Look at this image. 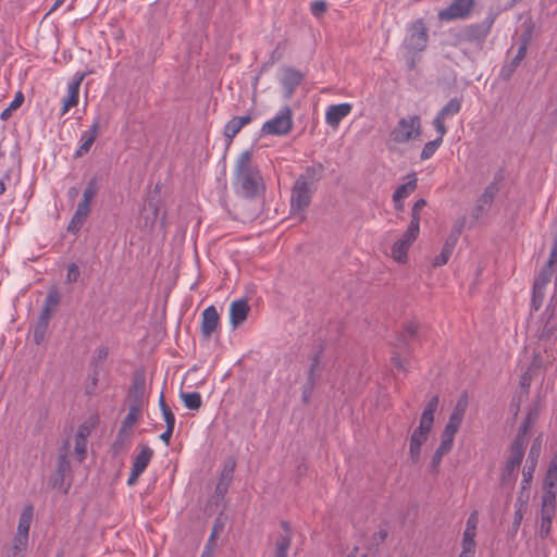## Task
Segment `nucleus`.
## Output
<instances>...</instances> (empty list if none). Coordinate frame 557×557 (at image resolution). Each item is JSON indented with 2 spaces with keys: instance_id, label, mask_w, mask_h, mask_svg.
Wrapping results in <instances>:
<instances>
[{
  "instance_id": "f257e3e1",
  "label": "nucleus",
  "mask_w": 557,
  "mask_h": 557,
  "mask_svg": "<svg viewBox=\"0 0 557 557\" xmlns=\"http://www.w3.org/2000/svg\"><path fill=\"white\" fill-rule=\"evenodd\" d=\"M251 158L252 153L249 150L239 154L235 165V184L244 197L255 199L264 194L265 184Z\"/></svg>"
},
{
  "instance_id": "f03ea898",
  "label": "nucleus",
  "mask_w": 557,
  "mask_h": 557,
  "mask_svg": "<svg viewBox=\"0 0 557 557\" xmlns=\"http://www.w3.org/2000/svg\"><path fill=\"white\" fill-rule=\"evenodd\" d=\"M99 190L98 182L96 177H92L87 183L84 193L83 198L78 202L77 208L67 225V231L70 233L76 234L84 225L89 212H90V206L92 202L94 197L97 195Z\"/></svg>"
},
{
  "instance_id": "7ed1b4c3",
  "label": "nucleus",
  "mask_w": 557,
  "mask_h": 557,
  "mask_svg": "<svg viewBox=\"0 0 557 557\" xmlns=\"http://www.w3.org/2000/svg\"><path fill=\"white\" fill-rule=\"evenodd\" d=\"M70 444L65 442L60 449L57 467L50 475L49 484L52 488L60 490L67 494L71 486V463L69 460Z\"/></svg>"
},
{
  "instance_id": "20e7f679",
  "label": "nucleus",
  "mask_w": 557,
  "mask_h": 557,
  "mask_svg": "<svg viewBox=\"0 0 557 557\" xmlns=\"http://www.w3.org/2000/svg\"><path fill=\"white\" fill-rule=\"evenodd\" d=\"M417 332L418 325L414 322H409L405 325L403 332L397 337L391 361L399 372H407L408 359L401 357V351L406 350L409 343L416 338Z\"/></svg>"
},
{
  "instance_id": "39448f33",
  "label": "nucleus",
  "mask_w": 557,
  "mask_h": 557,
  "mask_svg": "<svg viewBox=\"0 0 557 557\" xmlns=\"http://www.w3.org/2000/svg\"><path fill=\"white\" fill-rule=\"evenodd\" d=\"M525 445L512 442L509 448V456L500 476L503 486L513 487L517 480V472L523 460Z\"/></svg>"
},
{
  "instance_id": "423d86ee",
  "label": "nucleus",
  "mask_w": 557,
  "mask_h": 557,
  "mask_svg": "<svg viewBox=\"0 0 557 557\" xmlns=\"http://www.w3.org/2000/svg\"><path fill=\"white\" fill-rule=\"evenodd\" d=\"M495 22V15L490 14L484 21L466 25L458 34V41L482 45L488 36Z\"/></svg>"
},
{
  "instance_id": "0eeeda50",
  "label": "nucleus",
  "mask_w": 557,
  "mask_h": 557,
  "mask_svg": "<svg viewBox=\"0 0 557 557\" xmlns=\"http://www.w3.org/2000/svg\"><path fill=\"white\" fill-rule=\"evenodd\" d=\"M293 129L292 109L284 107L274 117L267 121L261 127V134L285 136Z\"/></svg>"
},
{
  "instance_id": "6e6552de",
  "label": "nucleus",
  "mask_w": 557,
  "mask_h": 557,
  "mask_svg": "<svg viewBox=\"0 0 557 557\" xmlns=\"http://www.w3.org/2000/svg\"><path fill=\"white\" fill-rule=\"evenodd\" d=\"M421 133V120L419 115L400 119L391 133L395 143H407Z\"/></svg>"
},
{
  "instance_id": "1a4fd4ad",
  "label": "nucleus",
  "mask_w": 557,
  "mask_h": 557,
  "mask_svg": "<svg viewBox=\"0 0 557 557\" xmlns=\"http://www.w3.org/2000/svg\"><path fill=\"white\" fill-rule=\"evenodd\" d=\"M475 0H451L450 4L437 14L441 22L467 20L471 16Z\"/></svg>"
},
{
  "instance_id": "9d476101",
  "label": "nucleus",
  "mask_w": 557,
  "mask_h": 557,
  "mask_svg": "<svg viewBox=\"0 0 557 557\" xmlns=\"http://www.w3.org/2000/svg\"><path fill=\"white\" fill-rule=\"evenodd\" d=\"M465 218H461L455 222L448 236L445 239L441 253L433 260V267H442L448 262L465 227Z\"/></svg>"
},
{
  "instance_id": "9b49d317",
  "label": "nucleus",
  "mask_w": 557,
  "mask_h": 557,
  "mask_svg": "<svg viewBox=\"0 0 557 557\" xmlns=\"http://www.w3.org/2000/svg\"><path fill=\"white\" fill-rule=\"evenodd\" d=\"M428 27L422 18H419L408 27L405 39L406 48L410 51H423L428 45Z\"/></svg>"
},
{
  "instance_id": "f8f14e48",
  "label": "nucleus",
  "mask_w": 557,
  "mask_h": 557,
  "mask_svg": "<svg viewBox=\"0 0 557 557\" xmlns=\"http://www.w3.org/2000/svg\"><path fill=\"white\" fill-rule=\"evenodd\" d=\"M315 186H308L302 181H295L290 195V209L293 213L302 212L311 203Z\"/></svg>"
},
{
  "instance_id": "ddd939ff",
  "label": "nucleus",
  "mask_w": 557,
  "mask_h": 557,
  "mask_svg": "<svg viewBox=\"0 0 557 557\" xmlns=\"http://www.w3.org/2000/svg\"><path fill=\"white\" fill-rule=\"evenodd\" d=\"M541 449H542V440L539 436L533 441V443L531 445V448L529 450L528 458H527V463L522 470V481H521V492L522 493H523V491L529 490L531 486V482L533 480V474L535 472V469H536V466L539 462V458L541 455Z\"/></svg>"
},
{
  "instance_id": "4468645a",
  "label": "nucleus",
  "mask_w": 557,
  "mask_h": 557,
  "mask_svg": "<svg viewBox=\"0 0 557 557\" xmlns=\"http://www.w3.org/2000/svg\"><path fill=\"white\" fill-rule=\"evenodd\" d=\"M419 232L413 231L409 234V228L405 231L403 236L396 240L392 247V257L399 263H405L408 259V250L413 242L418 238Z\"/></svg>"
},
{
  "instance_id": "2eb2a0df",
  "label": "nucleus",
  "mask_w": 557,
  "mask_h": 557,
  "mask_svg": "<svg viewBox=\"0 0 557 557\" xmlns=\"http://www.w3.org/2000/svg\"><path fill=\"white\" fill-rule=\"evenodd\" d=\"M140 412L141 409H138L136 407L128 408V413L122 421L121 428L117 432L116 441L113 445L115 450L121 448L124 445V443L128 440L131 430L133 425L138 421Z\"/></svg>"
},
{
  "instance_id": "dca6fc26",
  "label": "nucleus",
  "mask_w": 557,
  "mask_h": 557,
  "mask_svg": "<svg viewBox=\"0 0 557 557\" xmlns=\"http://www.w3.org/2000/svg\"><path fill=\"white\" fill-rule=\"evenodd\" d=\"M282 532L274 537V557H287L292 545L293 531L287 521L281 522Z\"/></svg>"
},
{
  "instance_id": "f3484780",
  "label": "nucleus",
  "mask_w": 557,
  "mask_h": 557,
  "mask_svg": "<svg viewBox=\"0 0 557 557\" xmlns=\"http://www.w3.org/2000/svg\"><path fill=\"white\" fill-rule=\"evenodd\" d=\"M304 78V74L294 67H285L283 70L281 85L283 87L285 98L289 99L293 97L296 88L302 83Z\"/></svg>"
},
{
  "instance_id": "a211bd4d",
  "label": "nucleus",
  "mask_w": 557,
  "mask_h": 557,
  "mask_svg": "<svg viewBox=\"0 0 557 557\" xmlns=\"http://www.w3.org/2000/svg\"><path fill=\"white\" fill-rule=\"evenodd\" d=\"M352 110L350 103L344 102L338 104H332L327 107L325 112V122L332 128H337L339 123L347 116Z\"/></svg>"
},
{
  "instance_id": "6ab92c4d",
  "label": "nucleus",
  "mask_w": 557,
  "mask_h": 557,
  "mask_svg": "<svg viewBox=\"0 0 557 557\" xmlns=\"http://www.w3.org/2000/svg\"><path fill=\"white\" fill-rule=\"evenodd\" d=\"M431 430L418 426L410 436L409 457L413 463L419 462L421 446L428 441Z\"/></svg>"
},
{
  "instance_id": "aec40b11",
  "label": "nucleus",
  "mask_w": 557,
  "mask_h": 557,
  "mask_svg": "<svg viewBox=\"0 0 557 557\" xmlns=\"http://www.w3.org/2000/svg\"><path fill=\"white\" fill-rule=\"evenodd\" d=\"M145 377L144 375H135L128 392L129 407L143 408L145 398Z\"/></svg>"
},
{
  "instance_id": "412c9836",
  "label": "nucleus",
  "mask_w": 557,
  "mask_h": 557,
  "mask_svg": "<svg viewBox=\"0 0 557 557\" xmlns=\"http://www.w3.org/2000/svg\"><path fill=\"white\" fill-rule=\"evenodd\" d=\"M99 119L95 120L88 131H85L81 135V146L75 151V158H82L87 154L95 143L99 133Z\"/></svg>"
},
{
  "instance_id": "4be33fe9",
  "label": "nucleus",
  "mask_w": 557,
  "mask_h": 557,
  "mask_svg": "<svg viewBox=\"0 0 557 557\" xmlns=\"http://www.w3.org/2000/svg\"><path fill=\"white\" fill-rule=\"evenodd\" d=\"M219 313L214 306H209L202 311L201 334L208 339L219 325Z\"/></svg>"
},
{
  "instance_id": "5701e85b",
  "label": "nucleus",
  "mask_w": 557,
  "mask_h": 557,
  "mask_svg": "<svg viewBox=\"0 0 557 557\" xmlns=\"http://www.w3.org/2000/svg\"><path fill=\"white\" fill-rule=\"evenodd\" d=\"M249 310L250 308L246 299H237L231 304L230 319L233 327H237L247 319Z\"/></svg>"
},
{
  "instance_id": "b1692460",
  "label": "nucleus",
  "mask_w": 557,
  "mask_h": 557,
  "mask_svg": "<svg viewBox=\"0 0 557 557\" xmlns=\"http://www.w3.org/2000/svg\"><path fill=\"white\" fill-rule=\"evenodd\" d=\"M85 74L82 73L76 79L71 82L67 86V96L63 101L62 115H64L72 107L78 103L79 86L84 79Z\"/></svg>"
},
{
  "instance_id": "393cba45",
  "label": "nucleus",
  "mask_w": 557,
  "mask_h": 557,
  "mask_svg": "<svg viewBox=\"0 0 557 557\" xmlns=\"http://www.w3.org/2000/svg\"><path fill=\"white\" fill-rule=\"evenodd\" d=\"M537 419V409L533 408L529 410L527 417L524 418L522 424L519 428V431L513 440V442L525 445L528 443V433L534 425Z\"/></svg>"
},
{
  "instance_id": "a878e982",
  "label": "nucleus",
  "mask_w": 557,
  "mask_h": 557,
  "mask_svg": "<svg viewBox=\"0 0 557 557\" xmlns=\"http://www.w3.org/2000/svg\"><path fill=\"white\" fill-rule=\"evenodd\" d=\"M438 403L440 398L437 395H434L429 400L420 418L419 426H421V429L432 430V425L434 422V413L438 407Z\"/></svg>"
},
{
  "instance_id": "bb28decb",
  "label": "nucleus",
  "mask_w": 557,
  "mask_h": 557,
  "mask_svg": "<svg viewBox=\"0 0 557 557\" xmlns=\"http://www.w3.org/2000/svg\"><path fill=\"white\" fill-rule=\"evenodd\" d=\"M324 166L322 163H315L307 166L305 172L300 174L296 181H302L308 186H315V184L323 177Z\"/></svg>"
},
{
  "instance_id": "cd10ccee",
  "label": "nucleus",
  "mask_w": 557,
  "mask_h": 557,
  "mask_svg": "<svg viewBox=\"0 0 557 557\" xmlns=\"http://www.w3.org/2000/svg\"><path fill=\"white\" fill-rule=\"evenodd\" d=\"M465 416V408L457 404L454 411L449 416L448 422L446 423L443 433L455 437L458 432Z\"/></svg>"
},
{
  "instance_id": "c85d7f7f",
  "label": "nucleus",
  "mask_w": 557,
  "mask_h": 557,
  "mask_svg": "<svg viewBox=\"0 0 557 557\" xmlns=\"http://www.w3.org/2000/svg\"><path fill=\"white\" fill-rule=\"evenodd\" d=\"M50 319L51 317L47 315L46 312H40L33 332L34 343L36 345H40L45 341Z\"/></svg>"
},
{
  "instance_id": "c756f323",
  "label": "nucleus",
  "mask_w": 557,
  "mask_h": 557,
  "mask_svg": "<svg viewBox=\"0 0 557 557\" xmlns=\"http://www.w3.org/2000/svg\"><path fill=\"white\" fill-rule=\"evenodd\" d=\"M407 182L399 185L393 194V200H403L407 198L417 188V176L414 173L407 175Z\"/></svg>"
},
{
  "instance_id": "7c9ffc66",
  "label": "nucleus",
  "mask_w": 557,
  "mask_h": 557,
  "mask_svg": "<svg viewBox=\"0 0 557 557\" xmlns=\"http://www.w3.org/2000/svg\"><path fill=\"white\" fill-rule=\"evenodd\" d=\"M33 506H26L18 519L16 536H21L28 540V533L33 520Z\"/></svg>"
},
{
  "instance_id": "2f4dec72",
  "label": "nucleus",
  "mask_w": 557,
  "mask_h": 557,
  "mask_svg": "<svg viewBox=\"0 0 557 557\" xmlns=\"http://www.w3.org/2000/svg\"><path fill=\"white\" fill-rule=\"evenodd\" d=\"M152 456H153V450L149 446L143 445L140 447L139 454L136 455L133 460L132 468L135 470H138L140 472H144L146 470V468L148 467Z\"/></svg>"
},
{
  "instance_id": "473e14b6",
  "label": "nucleus",
  "mask_w": 557,
  "mask_h": 557,
  "mask_svg": "<svg viewBox=\"0 0 557 557\" xmlns=\"http://www.w3.org/2000/svg\"><path fill=\"white\" fill-rule=\"evenodd\" d=\"M426 206L425 199H418L412 208H411V220L408 225L409 234L411 235L413 231L420 232V220H421V211Z\"/></svg>"
},
{
  "instance_id": "72a5a7b5",
  "label": "nucleus",
  "mask_w": 557,
  "mask_h": 557,
  "mask_svg": "<svg viewBox=\"0 0 557 557\" xmlns=\"http://www.w3.org/2000/svg\"><path fill=\"white\" fill-rule=\"evenodd\" d=\"M498 191V186L496 183H492L490 184L483 191V194L481 195V197L479 198V201H478V206L475 208V210L478 212H481L484 210V207H488L491 206V203L493 202L496 194Z\"/></svg>"
},
{
  "instance_id": "f704fd0d",
  "label": "nucleus",
  "mask_w": 557,
  "mask_h": 557,
  "mask_svg": "<svg viewBox=\"0 0 557 557\" xmlns=\"http://www.w3.org/2000/svg\"><path fill=\"white\" fill-rule=\"evenodd\" d=\"M60 300V293L55 288L50 289L46 296L41 312H46L47 315L52 317V313L54 309L59 306Z\"/></svg>"
},
{
  "instance_id": "c9c22d12",
  "label": "nucleus",
  "mask_w": 557,
  "mask_h": 557,
  "mask_svg": "<svg viewBox=\"0 0 557 557\" xmlns=\"http://www.w3.org/2000/svg\"><path fill=\"white\" fill-rule=\"evenodd\" d=\"M515 507H516V511L513 515V521H512L511 529H512L513 533H517V531L521 524V521L523 519L524 512L527 510V502L522 499V492L518 496Z\"/></svg>"
},
{
  "instance_id": "e433bc0d",
  "label": "nucleus",
  "mask_w": 557,
  "mask_h": 557,
  "mask_svg": "<svg viewBox=\"0 0 557 557\" xmlns=\"http://www.w3.org/2000/svg\"><path fill=\"white\" fill-rule=\"evenodd\" d=\"M553 273H554V268L545 264L544 268L540 271V273L535 277L533 286L535 288H537V290L545 289L547 284L550 282Z\"/></svg>"
},
{
  "instance_id": "4c0bfd02",
  "label": "nucleus",
  "mask_w": 557,
  "mask_h": 557,
  "mask_svg": "<svg viewBox=\"0 0 557 557\" xmlns=\"http://www.w3.org/2000/svg\"><path fill=\"white\" fill-rule=\"evenodd\" d=\"M181 398L186 408L190 410H198L202 406L201 395L198 392L181 393Z\"/></svg>"
},
{
  "instance_id": "58836bf2",
  "label": "nucleus",
  "mask_w": 557,
  "mask_h": 557,
  "mask_svg": "<svg viewBox=\"0 0 557 557\" xmlns=\"http://www.w3.org/2000/svg\"><path fill=\"white\" fill-rule=\"evenodd\" d=\"M460 109L461 101L458 98H451L436 115L441 116L442 119L451 117L459 113Z\"/></svg>"
},
{
  "instance_id": "ea45409f",
  "label": "nucleus",
  "mask_w": 557,
  "mask_h": 557,
  "mask_svg": "<svg viewBox=\"0 0 557 557\" xmlns=\"http://www.w3.org/2000/svg\"><path fill=\"white\" fill-rule=\"evenodd\" d=\"M75 453L78 457V461L82 462L86 458L87 454V440L86 434L81 428L75 436Z\"/></svg>"
},
{
  "instance_id": "a19ab883",
  "label": "nucleus",
  "mask_w": 557,
  "mask_h": 557,
  "mask_svg": "<svg viewBox=\"0 0 557 557\" xmlns=\"http://www.w3.org/2000/svg\"><path fill=\"white\" fill-rule=\"evenodd\" d=\"M28 546V540L14 535L13 545L8 557H24Z\"/></svg>"
},
{
  "instance_id": "79ce46f5",
  "label": "nucleus",
  "mask_w": 557,
  "mask_h": 557,
  "mask_svg": "<svg viewBox=\"0 0 557 557\" xmlns=\"http://www.w3.org/2000/svg\"><path fill=\"white\" fill-rule=\"evenodd\" d=\"M242 126L235 117H232L224 126L223 135L230 145L235 136L242 131Z\"/></svg>"
},
{
  "instance_id": "37998d69",
  "label": "nucleus",
  "mask_w": 557,
  "mask_h": 557,
  "mask_svg": "<svg viewBox=\"0 0 557 557\" xmlns=\"http://www.w3.org/2000/svg\"><path fill=\"white\" fill-rule=\"evenodd\" d=\"M441 145H442L441 138H435L434 140L428 141L422 148V151L420 154L421 160H428V159L432 158Z\"/></svg>"
},
{
  "instance_id": "c03bdc74",
  "label": "nucleus",
  "mask_w": 557,
  "mask_h": 557,
  "mask_svg": "<svg viewBox=\"0 0 557 557\" xmlns=\"http://www.w3.org/2000/svg\"><path fill=\"white\" fill-rule=\"evenodd\" d=\"M23 101H24V96H23V94L21 91H18L15 95L14 99L12 100V102L10 103V106L8 108H5L1 112L0 119L3 120V121L8 120L11 116V114H12V110H15V109L20 108L21 104L23 103Z\"/></svg>"
},
{
  "instance_id": "a18cd8bd",
  "label": "nucleus",
  "mask_w": 557,
  "mask_h": 557,
  "mask_svg": "<svg viewBox=\"0 0 557 557\" xmlns=\"http://www.w3.org/2000/svg\"><path fill=\"white\" fill-rule=\"evenodd\" d=\"M235 467H236L235 459L230 458L225 462V465H224V468H223V470L221 472V475H220V480H223L225 482L231 483L232 480H233V474H234V471H235Z\"/></svg>"
},
{
  "instance_id": "49530a36",
  "label": "nucleus",
  "mask_w": 557,
  "mask_h": 557,
  "mask_svg": "<svg viewBox=\"0 0 557 557\" xmlns=\"http://www.w3.org/2000/svg\"><path fill=\"white\" fill-rule=\"evenodd\" d=\"M321 364V350L315 352L312 357L311 364L308 371V379L312 380V383H317L318 376L315 375L317 370Z\"/></svg>"
},
{
  "instance_id": "de8ad7c7",
  "label": "nucleus",
  "mask_w": 557,
  "mask_h": 557,
  "mask_svg": "<svg viewBox=\"0 0 557 557\" xmlns=\"http://www.w3.org/2000/svg\"><path fill=\"white\" fill-rule=\"evenodd\" d=\"M476 524H478V512L473 511L470 513V516L467 520L466 530H465L462 536H467V534L469 533L470 537H475Z\"/></svg>"
},
{
  "instance_id": "09e8293b",
  "label": "nucleus",
  "mask_w": 557,
  "mask_h": 557,
  "mask_svg": "<svg viewBox=\"0 0 557 557\" xmlns=\"http://www.w3.org/2000/svg\"><path fill=\"white\" fill-rule=\"evenodd\" d=\"M556 493L557 487H544L542 496V505L555 506L556 507Z\"/></svg>"
},
{
  "instance_id": "8fccbe9b",
  "label": "nucleus",
  "mask_w": 557,
  "mask_h": 557,
  "mask_svg": "<svg viewBox=\"0 0 557 557\" xmlns=\"http://www.w3.org/2000/svg\"><path fill=\"white\" fill-rule=\"evenodd\" d=\"M435 131L438 133V136L436 138H441L443 140L445 134L447 133V128L445 126V119H442L441 116H435L432 122Z\"/></svg>"
},
{
  "instance_id": "3c124183",
  "label": "nucleus",
  "mask_w": 557,
  "mask_h": 557,
  "mask_svg": "<svg viewBox=\"0 0 557 557\" xmlns=\"http://www.w3.org/2000/svg\"><path fill=\"white\" fill-rule=\"evenodd\" d=\"M454 438L451 435L442 433L441 444L437 448L448 454L451 450Z\"/></svg>"
},
{
  "instance_id": "603ef678",
  "label": "nucleus",
  "mask_w": 557,
  "mask_h": 557,
  "mask_svg": "<svg viewBox=\"0 0 557 557\" xmlns=\"http://www.w3.org/2000/svg\"><path fill=\"white\" fill-rule=\"evenodd\" d=\"M544 296H545V289L537 290V288H535L533 286L532 306H533L534 310L540 309V307L542 306Z\"/></svg>"
},
{
  "instance_id": "864d4df0",
  "label": "nucleus",
  "mask_w": 557,
  "mask_h": 557,
  "mask_svg": "<svg viewBox=\"0 0 557 557\" xmlns=\"http://www.w3.org/2000/svg\"><path fill=\"white\" fill-rule=\"evenodd\" d=\"M326 9H327V4L323 0H318V1H314L311 3V13L317 17L324 14Z\"/></svg>"
},
{
  "instance_id": "5fc2aeb1",
  "label": "nucleus",
  "mask_w": 557,
  "mask_h": 557,
  "mask_svg": "<svg viewBox=\"0 0 557 557\" xmlns=\"http://www.w3.org/2000/svg\"><path fill=\"white\" fill-rule=\"evenodd\" d=\"M527 50H528L527 44H523L518 48V51H517L515 58L510 61V64H512L513 67H518L520 65L521 61L527 55Z\"/></svg>"
},
{
  "instance_id": "6e6d98bb",
  "label": "nucleus",
  "mask_w": 557,
  "mask_h": 557,
  "mask_svg": "<svg viewBox=\"0 0 557 557\" xmlns=\"http://www.w3.org/2000/svg\"><path fill=\"white\" fill-rule=\"evenodd\" d=\"M78 277H79V269H78L77 264L71 263L67 267V273H66L67 282L75 283V282H77Z\"/></svg>"
},
{
  "instance_id": "4d7b16f0",
  "label": "nucleus",
  "mask_w": 557,
  "mask_h": 557,
  "mask_svg": "<svg viewBox=\"0 0 557 557\" xmlns=\"http://www.w3.org/2000/svg\"><path fill=\"white\" fill-rule=\"evenodd\" d=\"M475 541L474 537H470L469 533L467 536H462V550L467 553H475Z\"/></svg>"
},
{
  "instance_id": "13d9d810",
  "label": "nucleus",
  "mask_w": 557,
  "mask_h": 557,
  "mask_svg": "<svg viewBox=\"0 0 557 557\" xmlns=\"http://www.w3.org/2000/svg\"><path fill=\"white\" fill-rule=\"evenodd\" d=\"M225 525V519L222 516L216 517L211 531L212 536L219 537Z\"/></svg>"
},
{
  "instance_id": "bf43d9fd",
  "label": "nucleus",
  "mask_w": 557,
  "mask_h": 557,
  "mask_svg": "<svg viewBox=\"0 0 557 557\" xmlns=\"http://www.w3.org/2000/svg\"><path fill=\"white\" fill-rule=\"evenodd\" d=\"M553 520L541 519L539 535L541 539H546L552 530Z\"/></svg>"
},
{
  "instance_id": "052dcab7",
  "label": "nucleus",
  "mask_w": 557,
  "mask_h": 557,
  "mask_svg": "<svg viewBox=\"0 0 557 557\" xmlns=\"http://www.w3.org/2000/svg\"><path fill=\"white\" fill-rule=\"evenodd\" d=\"M97 384H98V372L95 371L90 375L89 382L86 385V388H85L86 394L87 395H94L96 393Z\"/></svg>"
},
{
  "instance_id": "680f3d73",
  "label": "nucleus",
  "mask_w": 557,
  "mask_h": 557,
  "mask_svg": "<svg viewBox=\"0 0 557 557\" xmlns=\"http://www.w3.org/2000/svg\"><path fill=\"white\" fill-rule=\"evenodd\" d=\"M544 487H557V472L547 470L544 479Z\"/></svg>"
},
{
  "instance_id": "e2e57ef3",
  "label": "nucleus",
  "mask_w": 557,
  "mask_h": 557,
  "mask_svg": "<svg viewBox=\"0 0 557 557\" xmlns=\"http://www.w3.org/2000/svg\"><path fill=\"white\" fill-rule=\"evenodd\" d=\"M314 386H315V383H312V380H307V382L305 383L304 388H302V401L305 404L309 401Z\"/></svg>"
},
{
  "instance_id": "0e129e2a",
  "label": "nucleus",
  "mask_w": 557,
  "mask_h": 557,
  "mask_svg": "<svg viewBox=\"0 0 557 557\" xmlns=\"http://www.w3.org/2000/svg\"><path fill=\"white\" fill-rule=\"evenodd\" d=\"M447 453L436 448L433 457H432V461H431V468L433 471H437L441 462H442V458L446 455Z\"/></svg>"
},
{
  "instance_id": "69168bd1",
  "label": "nucleus",
  "mask_w": 557,
  "mask_h": 557,
  "mask_svg": "<svg viewBox=\"0 0 557 557\" xmlns=\"http://www.w3.org/2000/svg\"><path fill=\"white\" fill-rule=\"evenodd\" d=\"M556 512L555 506L542 505L541 519L553 520Z\"/></svg>"
},
{
  "instance_id": "338daca9",
  "label": "nucleus",
  "mask_w": 557,
  "mask_h": 557,
  "mask_svg": "<svg viewBox=\"0 0 557 557\" xmlns=\"http://www.w3.org/2000/svg\"><path fill=\"white\" fill-rule=\"evenodd\" d=\"M557 263V236L554 238L553 247L549 253V258L546 262V265H549L554 268V265Z\"/></svg>"
},
{
  "instance_id": "774afa93",
  "label": "nucleus",
  "mask_w": 557,
  "mask_h": 557,
  "mask_svg": "<svg viewBox=\"0 0 557 557\" xmlns=\"http://www.w3.org/2000/svg\"><path fill=\"white\" fill-rule=\"evenodd\" d=\"M230 484L231 483L219 479V482L215 486V495L223 498L230 487Z\"/></svg>"
}]
</instances>
